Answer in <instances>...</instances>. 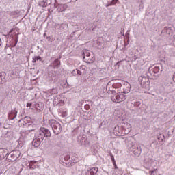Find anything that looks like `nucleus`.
I'll return each instance as SVG.
<instances>
[{
  "mask_svg": "<svg viewBox=\"0 0 175 175\" xmlns=\"http://www.w3.org/2000/svg\"><path fill=\"white\" fill-rule=\"evenodd\" d=\"M79 131V129H75L73 131H72V135H76L77 133V131Z\"/></svg>",
  "mask_w": 175,
  "mask_h": 175,
  "instance_id": "nucleus-35",
  "label": "nucleus"
},
{
  "mask_svg": "<svg viewBox=\"0 0 175 175\" xmlns=\"http://www.w3.org/2000/svg\"><path fill=\"white\" fill-rule=\"evenodd\" d=\"M46 37H47V36H46V33H44V38H46Z\"/></svg>",
  "mask_w": 175,
  "mask_h": 175,
  "instance_id": "nucleus-52",
  "label": "nucleus"
},
{
  "mask_svg": "<svg viewBox=\"0 0 175 175\" xmlns=\"http://www.w3.org/2000/svg\"><path fill=\"white\" fill-rule=\"evenodd\" d=\"M112 3H113V5H116V3H117V2H118V0H111Z\"/></svg>",
  "mask_w": 175,
  "mask_h": 175,
  "instance_id": "nucleus-41",
  "label": "nucleus"
},
{
  "mask_svg": "<svg viewBox=\"0 0 175 175\" xmlns=\"http://www.w3.org/2000/svg\"><path fill=\"white\" fill-rule=\"evenodd\" d=\"M49 137H51V132L50 130L45 127H40L38 133L35 135V138L33 139L31 144L33 147H39V146L42 144V142L49 139Z\"/></svg>",
  "mask_w": 175,
  "mask_h": 175,
  "instance_id": "nucleus-2",
  "label": "nucleus"
},
{
  "mask_svg": "<svg viewBox=\"0 0 175 175\" xmlns=\"http://www.w3.org/2000/svg\"><path fill=\"white\" fill-rule=\"evenodd\" d=\"M140 105H142V103H140V101H137L134 103V106L135 107H139V106H140Z\"/></svg>",
  "mask_w": 175,
  "mask_h": 175,
  "instance_id": "nucleus-31",
  "label": "nucleus"
},
{
  "mask_svg": "<svg viewBox=\"0 0 175 175\" xmlns=\"http://www.w3.org/2000/svg\"><path fill=\"white\" fill-rule=\"evenodd\" d=\"M54 40H55V38H54L53 36H51V39L49 40V41L51 42V43H53Z\"/></svg>",
  "mask_w": 175,
  "mask_h": 175,
  "instance_id": "nucleus-37",
  "label": "nucleus"
},
{
  "mask_svg": "<svg viewBox=\"0 0 175 175\" xmlns=\"http://www.w3.org/2000/svg\"><path fill=\"white\" fill-rule=\"evenodd\" d=\"M8 154H9V150H8V149L0 148V161H3L8 156Z\"/></svg>",
  "mask_w": 175,
  "mask_h": 175,
  "instance_id": "nucleus-10",
  "label": "nucleus"
},
{
  "mask_svg": "<svg viewBox=\"0 0 175 175\" xmlns=\"http://www.w3.org/2000/svg\"><path fill=\"white\" fill-rule=\"evenodd\" d=\"M17 117V111H12L11 113L8 114V119H10L11 121H13L14 118Z\"/></svg>",
  "mask_w": 175,
  "mask_h": 175,
  "instance_id": "nucleus-15",
  "label": "nucleus"
},
{
  "mask_svg": "<svg viewBox=\"0 0 175 175\" xmlns=\"http://www.w3.org/2000/svg\"><path fill=\"white\" fill-rule=\"evenodd\" d=\"M69 159H70V155L67 154L64 157V160L65 161H69Z\"/></svg>",
  "mask_w": 175,
  "mask_h": 175,
  "instance_id": "nucleus-32",
  "label": "nucleus"
},
{
  "mask_svg": "<svg viewBox=\"0 0 175 175\" xmlns=\"http://www.w3.org/2000/svg\"><path fill=\"white\" fill-rule=\"evenodd\" d=\"M24 141L19 139L18 140V148H21L23 147V146H24Z\"/></svg>",
  "mask_w": 175,
  "mask_h": 175,
  "instance_id": "nucleus-24",
  "label": "nucleus"
},
{
  "mask_svg": "<svg viewBox=\"0 0 175 175\" xmlns=\"http://www.w3.org/2000/svg\"><path fill=\"white\" fill-rule=\"evenodd\" d=\"M129 36V33H126V36Z\"/></svg>",
  "mask_w": 175,
  "mask_h": 175,
  "instance_id": "nucleus-51",
  "label": "nucleus"
},
{
  "mask_svg": "<svg viewBox=\"0 0 175 175\" xmlns=\"http://www.w3.org/2000/svg\"><path fill=\"white\" fill-rule=\"evenodd\" d=\"M82 146H84V147H89L90 146V142L86 138V140H85L84 143Z\"/></svg>",
  "mask_w": 175,
  "mask_h": 175,
  "instance_id": "nucleus-25",
  "label": "nucleus"
},
{
  "mask_svg": "<svg viewBox=\"0 0 175 175\" xmlns=\"http://www.w3.org/2000/svg\"><path fill=\"white\" fill-rule=\"evenodd\" d=\"M24 113H25V111H23V114H24Z\"/></svg>",
  "mask_w": 175,
  "mask_h": 175,
  "instance_id": "nucleus-57",
  "label": "nucleus"
},
{
  "mask_svg": "<svg viewBox=\"0 0 175 175\" xmlns=\"http://www.w3.org/2000/svg\"><path fill=\"white\" fill-rule=\"evenodd\" d=\"M21 152L19 150H12L10 153H8L6 156V159L9 162H14L20 158Z\"/></svg>",
  "mask_w": 175,
  "mask_h": 175,
  "instance_id": "nucleus-5",
  "label": "nucleus"
},
{
  "mask_svg": "<svg viewBox=\"0 0 175 175\" xmlns=\"http://www.w3.org/2000/svg\"><path fill=\"white\" fill-rule=\"evenodd\" d=\"M109 156H110L111 159L112 161V163L115 164L116 163V159H114V156L113 155V153H110Z\"/></svg>",
  "mask_w": 175,
  "mask_h": 175,
  "instance_id": "nucleus-26",
  "label": "nucleus"
},
{
  "mask_svg": "<svg viewBox=\"0 0 175 175\" xmlns=\"http://www.w3.org/2000/svg\"><path fill=\"white\" fill-rule=\"evenodd\" d=\"M3 13L5 17H9V16L11 14L10 11L3 12Z\"/></svg>",
  "mask_w": 175,
  "mask_h": 175,
  "instance_id": "nucleus-28",
  "label": "nucleus"
},
{
  "mask_svg": "<svg viewBox=\"0 0 175 175\" xmlns=\"http://www.w3.org/2000/svg\"><path fill=\"white\" fill-rule=\"evenodd\" d=\"M71 73L72 76H76V75H77V69L73 70Z\"/></svg>",
  "mask_w": 175,
  "mask_h": 175,
  "instance_id": "nucleus-33",
  "label": "nucleus"
},
{
  "mask_svg": "<svg viewBox=\"0 0 175 175\" xmlns=\"http://www.w3.org/2000/svg\"><path fill=\"white\" fill-rule=\"evenodd\" d=\"M26 106L27 107H31V106H32V103H27Z\"/></svg>",
  "mask_w": 175,
  "mask_h": 175,
  "instance_id": "nucleus-42",
  "label": "nucleus"
},
{
  "mask_svg": "<svg viewBox=\"0 0 175 175\" xmlns=\"http://www.w3.org/2000/svg\"><path fill=\"white\" fill-rule=\"evenodd\" d=\"M123 85H125L124 88H123V91H122V94H129L131 92V84L128 82L122 81Z\"/></svg>",
  "mask_w": 175,
  "mask_h": 175,
  "instance_id": "nucleus-9",
  "label": "nucleus"
},
{
  "mask_svg": "<svg viewBox=\"0 0 175 175\" xmlns=\"http://www.w3.org/2000/svg\"><path fill=\"white\" fill-rule=\"evenodd\" d=\"M174 42H175V36H174Z\"/></svg>",
  "mask_w": 175,
  "mask_h": 175,
  "instance_id": "nucleus-55",
  "label": "nucleus"
},
{
  "mask_svg": "<svg viewBox=\"0 0 175 175\" xmlns=\"http://www.w3.org/2000/svg\"><path fill=\"white\" fill-rule=\"evenodd\" d=\"M109 6H114V3H113L112 1L108 2L105 5V8H109Z\"/></svg>",
  "mask_w": 175,
  "mask_h": 175,
  "instance_id": "nucleus-29",
  "label": "nucleus"
},
{
  "mask_svg": "<svg viewBox=\"0 0 175 175\" xmlns=\"http://www.w3.org/2000/svg\"><path fill=\"white\" fill-rule=\"evenodd\" d=\"M111 93L112 94L113 96L114 95H118V93L116 90H111Z\"/></svg>",
  "mask_w": 175,
  "mask_h": 175,
  "instance_id": "nucleus-34",
  "label": "nucleus"
},
{
  "mask_svg": "<svg viewBox=\"0 0 175 175\" xmlns=\"http://www.w3.org/2000/svg\"><path fill=\"white\" fill-rule=\"evenodd\" d=\"M12 32H13V30H10V32H9V33H8V36H12V35H10V33H12Z\"/></svg>",
  "mask_w": 175,
  "mask_h": 175,
  "instance_id": "nucleus-45",
  "label": "nucleus"
},
{
  "mask_svg": "<svg viewBox=\"0 0 175 175\" xmlns=\"http://www.w3.org/2000/svg\"><path fill=\"white\" fill-rule=\"evenodd\" d=\"M130 150L133 154H134L135 157H140L142 154V148L138 145H133Z\"/></svg>",
  "mask_w": 175,
  "mask_h": 175,
  "instance_id": "nucleus-8",
  "label": "nucleus"
},
{
  "mask_svg": "<svg viewBox=\"0 0 175 175\" xmlns=\"http://www.w3.org/2000/svg\"><path fill=\"white\" fill-rule=\"evenodd\" d=\"M35 163H36V161H29V165H27V167H29V169H31V170L36 169V165H35Z\"/></svg>",
  "mask_w": 175,
  "mask_h": 175,
  "instance_id": "nucleus-17",
  "label": "nucleus"
},
{
  "mask_svg": "<svg viewBox=\"0 0 175 175\" xmlns=\"http://www.w3.org/2000/svg\"><path fill=\"white\" fill-rule=\"evenodd\" d=\"M157 139H158L159 142H163V139L162 138V137H161V135H159L157 137Z\"/></svg>",
  "mask_w": 175,
  "mask_h": 175,
  "instance_id": "nucleus-38",
  "label": "nucleus"
},
{
  "mask_svg": "<svg viewBox=\"0 0 175 175\" xmlns=\"http://www.w3.org/2000/svg\"><path fill=\"white\" fill-rule=\"evenodd\" d=\"M163 72V66L162 64H157L156 66H150L146 75H142L138 78L142 88L145 90H150V80H157L159 77V75Z\"/></svg>",
  "mask_w": 175,
  "mask_h": 175,
  "instance_id": "nucleus-1",
  "label": "nucleus"
},
{
  "mask_svg": "<svg viewBox=\"0 0 175 175\" xmlns=\"http://www.w3.org/2000/svg\"><path fill=\"white\" fill-rule=\"evenodd\" d=\"M85 110H90V105L88 104H86L85 105Z\"/></svg>",
  "mask_w": 175,
  "mask_h": 175,
  "instance_id": "nucleus-40",
  "label": "nucleus"
},
{
  "mask_svg": "<svg viewBox=\"0 0 175 175\" xmlns=\"http://www.w3.org/2000/svg\"><path fill=\"white\" fill-rule=\"evenodd\" d=\"M144 161L145 162H147V161H148V159H147V158H144Z\"/></svg>",
  "mask_w": 175,
  "mask_h": 175,
  "instance_id": "nucleus-48",
  "label": "nucleus"
},
{
  "mask_svg": "<svg viewBox=\"0 0 175 175\" xmlns=\"http://www.w3.org/2000/svg\"><path fill=\"white\" fill-rule=\"evenodd\" d=\"M49 94H51L52 95H55V94H58V89L57 88L51 89L49 90Z\"/></svg>",
  "mask_w": 175,
  "mask_h": 175,
  "instance_id": "nucleus-21",
  "label": "nucleus"
},
{
  "mask_svg": "<svg viewBox=\"0 0 175 175\" xmlns=\"http://www.w3.org/2000/svg\"><path fill=\"white\" fill-rule=\"evenodd\" d=\"M83 72L80 70H77V74H78L79 76H81Z\"/></svg>",
  "mask_w": 175,
  "mask_h": 175,
  "instance_id": "nucleus-39",
  "label": "nucleus"
},
{
  "mask_svg": "<svg viewBox=\"0 0 175 175\" xmlns=\"http://www.w3.org/2000/svg\"><path fill=\"white\" fill-rule=\"evenodd\" d=\"M51 66L53 68V69H58L61 66V61L59 59L57 58L55 59L51 64Z\"/></svg>",
  "mask_w": 175,
  "mask_h": 175,
  "instance_id": "nucleus-12",
  "label": "nucleus"
},
{
  "mask_svg": "<svg viewBox=\"0 0 175 175\" xmlns=\"http://www.w3.org/2000/svg\"><path fill=\"white\" fill-rule=\"evenodd\" d=\"M8 154H9V150H8V149L0 148V161H3L8 156Z\"/></svg>",
  "mask_w": 175,
  "mask_h": 175,
  "instance_id": "nucleus-11",
  "label": "nucleus"
},
{
  "mask_svg": "<svg viewBox=\"0 0 175 175\" xmlns=\"http://www.w3.org/2000/svg\"><path fill=\"white\" fill-rule=\"evenodd\" d=\"M23 172V168H21V171H20V173Z\"/></svg>",
  "mask_w": 175,
  "mask_h": 175,
  "instance_id": "nucleus-54",
  "label": "nucleus"
},
{
  "mask_svg": "<svg viewBox=\"0 0 175 175\" xmlns=\"http://www.w3.org/2000/svg\"><path fill=\"white\" fill-rule=\"evenodd\" d=\"M113 165L115 169H118V167L117 166L116 163H115V164H113Z\"/></svg>",
  "mask_w": 175,
  "mask_h": 175,
  "instance_id": "nucleus-44",
  "label": "nucleus"
},
{
  "mask_svg": "<svg viewBox=\"0 0 175 175\" xmlns=\"http://www.w3.org/2000/svg\"><path fill=\"white\" fill-rule=\"evenodd\" d=\"M122 81H121V82L113 83V88H121V87H122V84H124V83H122Z\"/></svg>",
  "mask_w": 175,
  "mask_h": 175,
  "instance_id": "nucleus-20",
  "label": "nucleus"
},
{
  "mask_svg": "<svg viewBox=\"0 0 175 175\" xmlns=\"http://www.w3.org/2000/svg\"><path fill=\"white\" fill-rule=\"evenodd\" d=\"M55 6L57 8V10L59 12H65L68 9V5L66 4H55Z\"/></svg>",
  "mask_w": 175,
  "mask_h": 175,
  "instance_id": "nucleus-13",
  "label": "nucleus"
},
{
  "mask_svg": "<svg viewBox=\"0 0 175 175\" xmlns=\"http://www.w3.org/2000/svg\"><path fill=\"white\" fill-rule=\"evenodd\" d=\"M127 44H124V47H126Z\"/></svg>",
  "mask_w": 175,
  "mask_h": 175,
  "instance_id": "nucleus-56",
  "label": "nucleus"
},
{
  "mask_svg": "<svg viewBox=\"0 0 175 175\" xmlns=\"http://www.w3.org/2000/svg\"><path fill=\"white\" fill-rule=\"evenodd\" d=\"M165 31L167 35H172L173 33V27H165Z\"/></svg>",
  "mask_w": 175,
  "mask_h": 175,
  "instance_id": "nucleus-18",
  "label": "nucleus"
},
{
  "mask_svg": "<svg viewBox=\"0 0 175 175\" xmlns=\"http://www.w3.org/2000/svg\"><path fill=\"white\" fill-rule=\"evenodd\" d=\"M125 99H126V96L122 94H118L116 95L111 96V100L115 103H120V102H122L125 100Z\"/></svg>",
  "mask_w": 175,
  "mask_h": 175,
  "instance_id": "nucleus-7",
  "label": "nucleus"
},
{
  "mask_svg": "<svg viewBox=\"0 0 175 175\" xmlns=\"http://www.w3.org/2000/svg\"><path fill=\"white\" fill-rule=\"evenodd\" d=\"M125 31V29L124 28L121 29V31L120 33V35H121V36H124V31Z\"/></svg>",
  "mask_w": 175,
  "mask_h": 175,
  "instance_id": "nucleus-36",
  "label": "nucleus"
},
{
  "mask_svg": "<svg viewBox=\"0 0 175 175\" xmlns=\"http://www.w3.org/2000/svg\"><path fill=\"white\" fill-rule=\"evenodd\" d=\"M27 128H29V129H32V126L27 127Z\"/></svg>",
  "mask_w": 175,
  "mask_h": 175,
  "instance_id": "nucleus-53",
  "label": "nucleus"
},
{
  "mask_svg": "<svg viewBox=\"0 0 175 175\" xmlns=\"http://www.w3.org/2000/svg\"><path fill=\"white\" fill-rule=\"evenodd\" d=\"M50 124L55 135H59V133L62 132V126H61V123L57 122L55 120H52Z\"/></svg>",
  "mask_w": 175,
  "mask_h": 175,
  "instance_id": "nucleus-4",
  "label": "nucleus"
},
{
  "mask_svg": "<svg viewBox=\"0 0 175 175\" xmlns=\"http://www.w3.org/2000/svg\"><path fill=\"white\" fill-rule=\"evenodd\" d=\"M39 5L41 6V8H46L47 7V2H46V1H41L39 3Z\"/></svg>",
  "mask_w": 175,
  "mask_h": 175,
  "instance_id": "nucleus-23",
  "label": "nucleus"
},
{
  "mask_svg": "<svg viewBox=\"0 0 175 175\" xmlns=\"http://www.w3.org/2000/svg\"><path fill=\"white\" fill-rule=\"evenodd\" d=\"M87 139V137H85V135H79L78 137V143L79 144H80V146H83V143L85 142Z\"/></svg>",
  "mask_w": 175,
  "mask_h": 175,
  "instance_id": "nucleus-16",
  "label": "nucleus"
},
{
  "mask_svg": "<svg viewBox=\"0 0 175 175\" xmlns=\"http://www.w3.org/2000/svg\"><path fill=\"white\" fill-rule=\"evenodd\" d=\"M34 58L36 61H43V58L40 56H34Z\"/></svg>",
  "mask_w": 175,
  "mask_h": 175,
  "instance_id": "nucleus-30",
  "label": "nucleus"
},
{
  "mask_svg": "<svg viewBox=\"0 0 175 175\" xmlns=\"http://www.w3.org/2000/svg\"><path fill=\"white\" fill-rule=\"evenodd\" d=\"M51 38V36H46V39H47L48 40H50Z\"/></svg>",
  "mask_w": 175,
  "mask_h": 175,
  "instance_id": "nucleus-46",
  "label": "nucleus"
},
{
  "mask_svg": "<svg viewBox=\"0 0 175 175\" xmlns=\"http://www.w3.org/2000/svg\"><path fill=\"white\" fill-rule=\"evenodd\" d=\"M18 125H23L25 128H31V126L32 127V129H30L26 131H23L21 133V136H25V137H27V136L29 135L31 132H33V131H36V124H33L32 119L29 116H25L23 119H21L18 121Z\"/></svg>",
  "mask_w": 175,
  "mask_h": 175,
  "instance_id": "nucleus-3",
  "label": "nucleus"
},
{
  "mask_svg": "<svg viewBox=\"0 0 175 175\" xmlns=\"http://www.w3.org/2000/svg\"><path fill=\"white\" fill-rule=\"evenodd\" d=\"M83 60L86 64H92L95 61V57L91 56L90 51L84 50L83 51Z\"/></svg>",
  "mask_w": 175,
  "mask_h": 175,
  "instance_id": "nucleus-6",
  "label": "nucleus"
},
{
  "mask_svg": "<svg viewBox=\"0 0 175 175\" xmlns=\"http://www.w3.org/2000/svg\"><path fill=\"white\" fill-rule=\"evenodd\" d=\"M153 173H154V171H150V175H152Z\"/></svg>",
  "mask_w": 175,
  "mask_h": 175,
  "instance_id": "nucleus-50",
  "label": "nucleus"
},
{
  "mask_svg": "<svg viewBox=\"0 0 175 175\" xmlns=\"http://www.w3.org/2000/svg\"><path fill=\"white\" fill-rule=\"evenodd\" d=\"M49 77L51 79V80H53V81H55L57 80V75L54 74V72H50L49 74Z\"/></svg>",
  "mask_w": 175,
  "mask_h": 175,
  "instance_id": "nucleus-19",
  "label": "nucleus"
},
{
  "mask_svg": "<svg viewBox=\"0 0 175 175\" xmlns=\"http://www.w3.org/2000/svg\"><path fill=\"white\" fill-rule=\"evenodd\" d=\"M2 45V40H1V38H0V46H1Z\"/></svg>",
  "mask_w": 175,
  "mask_h": 175,
  "instance_id": "nucleus-49",
  "label": "nucleus"
},
{
  "mask_svg": "<svg viewBox=\"0 0 175 175\" xmlns=\"http://www.w3.org/2000/svg\"><path fill=\"white\" fill-rule=\"evenodd\" d=\"M14 43H12L11 46L12 47H16V46H17V43H18V36H16L15 39H14Z\"/></svg>",
  "mask_w": 175,
  "mask_h": 175,
  "instance_id": "nucleus-22",
  "label": "nucleus"
},
{
  "mask_svg": "<svg viewBox=\"0 0 175 175\" xmlns=\"http://www.w3.org/2000/svg\"><path fill=\"white\" fill-rule=\"evenodd\" d=\"M5 76H6V74L5 72L0 73V79L1 81L5 79Z\"/></svg>",
  "mask_w": 175,
  "mask_h": 175,
  "instance_id": "nucleus-27",
  "label": "nucleus"
},
{
  "mask_svg": "<svg viewBox=\"0 0 175 175\" xmlns=\"http://www.w3.org/2000/svg\"><path fill=\"white\" fill-rule=\"evenodd\" d=\"M173 80H174V81H175V73L173 75Z\"/></svg>",
  "mask_w": 175,
  "mask_h": 175,
  "instance_id": "nucleus-47",
  "label": "nucleus"
},
{
  "mask_svg": "<svg viewBox=\"0 0 175 175\" xmlns=\"http://www.w3.org/2000/svg\"><path fill=\"white\" fill-rule=\"evenodd\" d=\"M36 59H35V57H33V60H32V62L33 64H36Z\"/></svg>",
  "mask_w": 175,
  "mask_h": 175,
  "instance_id": "nucleus-43",
  "label": "nucleus"
},
{
  "mask_svg": "<svg viewBox=\"0 0 175 175\" xmlns=\"http://www.w3.org/2000/svg\"><path fill=\"white\" fill-rule=\"evenodd\" d=\"M98 167H92L86 172L85 175H95L98 173Z\"/></svg>",
  "mask_w": 175,
  "mask_h": 175,
  "instance_id": "nucleus-14",
  "label": "nucleus"
}]
</instances>
